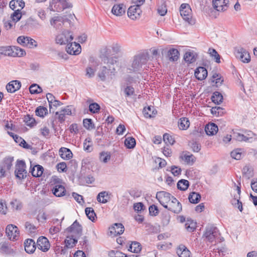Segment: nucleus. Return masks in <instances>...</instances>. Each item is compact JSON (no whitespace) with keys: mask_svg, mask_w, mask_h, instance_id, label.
Returning a JSON list of instances; mask_svg holds the SVG:
<instances>
[{"mask_svg":"<svg viewBox=\"0 0 257 257\" xmlns=\"http://www.w3.org/2000/svg\"><path fill=\"white\" fill-rule=\"evenodd\" d=\"M173 197L169 193L165 191H160L156 194V198L158 200L160 204L165 208L166 204H168Z\"/></svg>","mask_w":257,"mask_h":257,"instance_id":"6e6552de","label":"nucleus"},{"mask_svg":"<svg viewBox=\"0 0 257 257\" xmlns=\"http://www.w3.org/2000/svg\"><path fill=\"white\" fill-rule=\"evenodd\" d=\"M109 255L111 257H127L126 254L123 253L119 251L111 250Z\"/></svg>","mask_w":257,"mask_h":257,"instance_id":"774afa93","label":"nucleus"},{"mask_svg":"<svg viewBox=\"0 0 257 257\" xmlns=\"http://www.w3.org/2000/svg\"><path fill=\"white\" fill-rule=\"evenodd\" d=\"M11 208L13 211H20L23 208L22 202L18 199L13 200L10 202Z\"/></svg>","mask_w":257,"mask_h":257,"instance_id":"7c9ffc66","label":"nucleus"},{"mask_svg":"<svg viewBox=\"0 0 257 257\" xmlns=\"http://www.w3.org/2000/svg\"><path fill=\"white\" fill-rule=\"evenodd\" d=\"M26 164L23 160H18L16 165L15 174L17 178L22 180L27 177Z\"/></svg>","mask_w":257,"mask_h":257,"instance_id":"39448f33","label":"nucleus"},{"mask_svg":"<svg viewBox=\"0 0 257 257\" xmlns=\"http://www.w3.org/2000/svg\"><path fill=\"white\" fill-rule=\"evenodd\" d=\"M7 206L6 202L4 200H0V212L3 214H6L7 212Z\"/></svg>","mask_w":257,"mask_h":257,"instance_id":"69168bd1","label":"nucleus"},{"mask_svg":"<svg viewBox=\"0 0 257 257\" xmlns=\"http://www.w3.org/2000/svg\"><path fill=\"white\" fill-rule=\"evenodd\" d=\"M62 22L63 24V18L61 17H54L50 20V24L51 26H53L56 29H59V27L61 26V24H57V22Z\"/></svg>","mask_w":257,"mask_h":257,"instance_id":"37998d69","label":"nucleus"},{"mask_svg":"<svg viewBox=\"0 0 257 257\" xmlns=\"http://www.w3.org/2000/svg\"><path fill=\"white\" fill-rule=\"evenodd\" d=\"M242 155V150L240 149H235L230 153L231 157L235 160H240Z\"/></svg>","mask_w":257,"mask_h":257,"instance_id":"3c124183","label":"nucleus"},{"mask_svg":"<svg viewBox=\"0 0 257 257\" xmlns=\"http://www.w3.org/2000/svg\"><path fill=\"white\" fill-rule=\"evenodd\" d=\"M180 159L189 165H192L196 161V157L187 151L182 152L180 156Z\"/></svg>","mask_w":257,"mask_h":257,"instance_id":"dca6fc26","label":"nucleus"},{"mask_svg":"<svg viewBox=\"0 0 257 257\" xmlns=\"http://www.w3.org/2000/svg\"><path fill=\"white\" fill-rule=\"evenodd\" d=\"M0 54L5 56L13 57L12 46H5L0 47Z\"/></svg>","mask_w":257,"mask_h":257,"instance_id":"c9c22d12","label":"nucleus"},{"mask_svg":"<svg viewBox=\"0 0 257 257\" xmlns=\"http://www.w3.org/2000/svg\"><path fill=\"white\" fill-rule=\"evenodd\" d=\"M14 161V157H7L4 158L3 162L1 165L4 166L7 170L11 169L12 165L13 162Z\"/></svg>","mask_w":257,"mask_h":257,"instance_id":"72a5a7b5","label":"nucleus"},{"mask_svg":"<svg viewBox=\"0 0 257 257\" xmlns=\"http://www.w3.org/2000/svg\"><path fill=\"white\" fill-rule=\"evenodd\" d=\"M67 231L72 233L75 237H79L82 234V227L79 223L75 220L73 223L67 229Z\"/></svg>","mask_w":257,"mask_h":257,"instance_id":"9d476101","label":"nucleus"},{"mask_svg":"<svg viewBox=\"0 0 257 257\" xmlns=\"http://www.w3.org/2000/svg\"><path fill=\"white\" fill-rule=\"evenodd\" d=\"M48 113L47 108L43 106H39L36 110V114L40 117H44Z\"/></svg>","mask_w":257,"mask_h":257,"instance_id":"6e6d98bb","label":"nucleus"},{"mask_svg":"<svg viewBox=\"0 0 257 257\" xmlns=\"http://www.w3.org/2000/svg\"><path fill=\"white\" fill-rule=\"evenodd\" d=\"M85 211L87 217L92 221H94L96 214L93 209L91 207H86L85 209Z\"/></svg>","mask_w":257,"mask_h":257,"instance_id":"de8ad7c7","label":"nucleus"},{"mask_svg":"<svg viewBox=\"0 0 257 257\" xmlns=\"http://www.w3.org/2000/svg\"><path fill=\"white\" fill-rule=\"evenodd\" d=\"M229 0H213V8L218 12L226 11L228 8Z\"/></svg>","mask_w":257,"mask_h":257,"instance_id":"f8f14e48","label":"nucleus"},{"mask_svg":"<svg viewBox=\"0 0 257 257\" xmlns=\"http://www.w3.org/2000/svg\"><path fill=\"white\" fill-rule=\"evenodd\" d=\"M59 154L61 157L65 160L70 159L72 157L71 151L66 148H61L59 150Z\"/></svg>","mask_w":257,"mask_h":257,"instance_id":"c85d7f7f","label":"nucleus"},{"mask_svg":"<svg viewBox=\"0 0 257 257\" xmlns=\"http://www.w3.org/2000/svg\"><path fill=\"white\" fill-rule=\"evenodd\" d=\"M116 59L115 57H104L102 59L103 63L107 65V66L100 67L97 73V76L101 81H104L106 79H112V76L114 75L115 72L113 65L116 63Z\"/></svg>","mask_w":257,"mask_h":257,"instance_id":"f257e3e1","label":"nucleus"},{"mask_svg":"<svg viewBox=\"0 0 257 257\" xmlns=\"http://www.w3.org/2000/svg\"><path fill=\"white\" fill-rule=\"evenodd\" d=\"M49 9L54 12H59L62 10L60 6L59 0H51L50 2Z\"/></svg>","mask_w":257,"mask_h":257,"instance_id":"f704fd0d","label":"nucleus"},{"mask_svg":"<svg viewBox=\"0 0 257 257\" xmlns=\"http://www.w3.org/2000/svg\"><path fill=\"white\" fill-rule=\"evenodd\" d=\"M136 140L134 138L127 137L124 141V145L127 148L133 149L136 146Z\"/></svg>","mask_w":257,"mask_h":257,"instance_id":"09e8293b","label":"nucleus"},{"mask_svg":"<svg viewBox=\"0 0 257 257\" xmlns=\"http://www.w3.org/2000/svg\"><path fill=\"white\" fill-rule=\"evenodd\" d=\"M176 252L179 257H191L190 251L183 244H180L178 247Z\"/></svg>","mask_w":257,"mask_h":257,"instance_id":"393cba45","label":"nucleus"},{"mask_svg":"<svg viewBox=\"0 0 257 257\" xmlns=\"http://www.w3.org/2000/svg\"><path fill=\"white\" fill-rule=\"evenodd\" d=\"M22 17V14L20 13V10L18 9L16 10L13 14L11 15V18L13 19V21H15L16 22L19 21Z\"/></svg>","mask_w":257,"mask_h":257,"instance_id":"e2e57ef3","label":"nucleus"},{"mask_svg":"<svg viewBox=\"0 0 257 257\" xmlns=\"http://www.w3.org/2000/svg\"><path fill=\"white\" fill-rule=\"evenodd\" d=\"M72 106L68 105L62 109L59 112H56V114L58 115V119L61 122L65 120V115H70L72 114Z\"/></svg>","mask_w":257,"mask_h":257,"instance_id":"a211bd4d","label":"nucleus"},{"mask_svg":"<svg viewBox=\"0 0 257 257\" xmlns=\"http://www.w3.org/2000/svg\"><path fill=\"white\" fill-rule=\"evenodd\" d=\"M14 252V249L12 248V246L9 242L3 241L0 242V253L10 254Z\"/></svg>","mask_w":257,"mask_h":257,"instance_id":"6ab92c4d","label":"nucleus"},{"mask_svg":"<svg viewBox=\"0 0 257 257\" xmlns=\"http://www.w3.org/2000/svg\"><path fill=\"white\" fill-rule=\"evenodd\" d=\"M81 46L80 44L76 42L69 43L66 47V51L71 55H78L81 52Z\"/></svg>","mask_w":257,"mask_h":257,"instance_id":"2eb2a0df","label":"nucleus"},{"mask_svg":"<svg viewBox=\"0 0 257 257\" xmlns=\"http://www.w3.org/2000/svg\"><path fill=\"white\" fill-rule=\"evenodd\" d=\"M108 193L106 191L100 192L97 196V201L102 203H107L108 202Z\"/></svg>","mask_w":257,"mask_h":257,"instance_id":"ea45409f","label":"nucleus"},{"mask_svg":"<svg viewBox=\"0 0 257 257\" xmlns=\"http://www.w3.org/2000/svg\"><path fill=\"white\" fill-rule=\"evenodd\" d=\"M190 125L189 120L186 117L181 118L178 121V126L180 130H186Z\"/></svg>","mask_w":257,"mask_h":257,"instance_id":"2f4dec72","label":"nucleus"},{"mask_svg":"<svg viewBox=\"0 0 257 257\" xmlns=\"http://www.w3.org/2000/svg\"><path fill=\"white\" fill-rule=\"evenodd\" d=\"M22 9L25 7V3L22 0H12L10 2V7L14 10L17 7Z\"/></svg>","mask_w":257,"mask_h":257,"instance_id":"e433bc0d","label":"nucleus"},{"mask_svg":"<svg viewBox=\"0 0 257 257\" xmlns=\"http://www.w3.org/2000/svg\"><path fill=\"white\" fill-rule=\"evenodd\" d=\"M75 236L72 235V237H67L65 240V246L67 248L72 247L77 242Z\"/></svg>","mask_w":257,"mask_h":257,"instance_id":"c03bdc74","label":"nucleus"},{"mask_svg":"<svg viewBox=\"0 0 257 257\" xmlns=\"http://www.w3.org/2000/svg\"><path fill=\"white\" fill-rule=\"evenodd\" d=\"M95 70L91 66H88L86 68V76L88 78H92L95 75Z\"/></svg>","mask_w":257,"mask_h":257,"instance_id":"0e129e2a","label":"nucleus"},{"mask_svg":"<svg viewBox=\"0 0 257 257\" xmlns=\"http://www.w3.org/2000/svg\"><path fill=\"white\" fill-rule=\"evenodd\" d=\"M164 142L168 145H173L175 143L174 138L168 134H165L163 136Z\"/></svg>","mask_w":257,"mask_h":257,"instance_id":"052dcab7","label":"nucleus"},{"mask_svg":"<svg viewBox=\"0 0 257 257\" xmlns=\"http://www.w3.org/2000/svg\"><path fill=\"white\" fill-rule=\"evenodd\" d=\"M205 131L207 135L213 136L217 133L218 128L216 124L211 123L207 124L205 126Z\"/></svg>","mask_w":257,"mask_h":257,"instance_id":"a878e982","label":"nucleus"},{"mask_svg":"<svg viewBox=\"0 0 257 257\" xmlns=\"http://www.w3.org/2000/svg\"><path fill=\"white\" fill-rule=\"evenodd\" d=\"M195 76L199 80H204L207 76V71L203 67H199L195 71Z\"/></svg>","mask_w":257,"mask_h":257,"instance_id":"4be33fe9","label":"nucleus"},{"mask_svg":"<svg viewBox=\"0 0 257 257\" xmlns=\"http://www.w3.org/2000/svg\"><path fill=\"white\" fill-rule=\"evenodd\" d=\"M179 52L174 48H172L169 50L168 52V57L169 59L172 61H176L179 58Z\"/></svg>","mask_w":257,"mask_h":257,"instance_id":"4c0bfd02","label":"nucleus"},{"mask_svg":"<svg viewBox=\"0 0 257 257\" xmlns=\"http://www.w3.org/2000/svg\"><path fill=\"white\" fill-rule=\"evenodd\" d=\"M124 230V226L121 223H115L113 226L109 228V233L111 235L116 236L122 234Z\"/></svg>","mask_w":257,"mask_h":257,"instance_id":"f3484780","label":"nucleus"},{"mask_svg":"<svg viewBox=\"0 0 257 257\" xmlns=\"http://www.w3.org/2000/svg\"><path fill=\"white\" fill-rule=\"evenodd\" d=\"M38 248L44 252L47 251L50 247V244L48 239L44 237L41 236L39 237L37 242Z\"/></svg>","mask_w":257,"mask_h":257,"instance_id":"4468645a","label":"nucleus"},{"mask_svg":"<svg viewBox=\"0 0 257 257\" xmlns=\"http://www.w3.org/2000/svg\"><path fill=\"white\" fill-rule=\"evenodd\" d=\"M141 250V244L137 241H134L130 245L128 250L135 253H138Z\"/></svg>","mask_w":257,"mask_h":257,"instance_id":"79ce46f5","label":"nucleus"},{"mask_svg":"<svg viewBox=\"0 0 257 257\" xmlns=\"http://www.w3.org/2000/svg\"><path fill=\"white\" fill-rule=\"evenodd\" d=\"M99 159L104 163H107L110 159V153L107 152H101L99 155Z\"/></svg>","mask_w":257,"mask_h":257,"instance_id":"4d7b16f0","label":"nucleus"},{"mask_svg":"<svg viewBox=\"0 0 257 257\" xmlns=\"http://www.w3.org/2000/svg\"><path fill=\"white\" fill-rule=\"evenodd\" d=\"M185 227L187 231L192 232L195 229L196 224L193 222L188 221L185 224Z\"/></svg>","mask_w":257,"mask_h":257,"instance_id":"338daca9","label":"nucleus"},{"mask_svg":"<svg viewBox=\"0 0 257 257\" xmlns=\"http://www.w3.org/2000/svg\"><path fill=\"white\" fill-rule=\"evenodd\" d=\"M211 100L214 103L219 104L222 102L223 96L220 92L215 91L211 96Z\"/></svg>","mask_w":257,"mask_h":257,"instance_id":"58836bf2","label":"nucleus"},{"mask_svg":"<svg viewBox=\"0 0 257 257\" xmlns=\"http://www.w3.org/2000/svg\"><path fill=\"white\" fill-rule=\"evenodd\" d=\"M6 232L8 237L11 240H17V237L19 236V230L18 228L13 224H9L7 225L6 229Z\"/></svg>","mask_w":257,"mask_h":257,"instance_id":"1a4fd4ad","label":"nucleus"},{"mask_svg":"<svg viewBox=\"0 0 257 257\" xmlns=\"http://www.w3.org/2000/svg\"><path fill=\"white\" fill-rule=\"evenodd\" d=\"M30 92L31 94H38L42 92V89L39 85L33 84L29 88Z\"/></svg>","mask_w":257,"mask_h":257,"instance_id":"864d4df0","label":"nucleus"},{"mask_svg":"<svg viewBox=\"0 0 257 257\" xmlns=\"http://www.w3.org/2000/svg\"><path fill=\"white\" fill-rule=\"evenodd\" d=\"M204 235L207 241L215 243L216 239L219 237L220 233L216 227L210 225L207 226Z\"/></svg>","mask_w":257,"mask_h":257,"instance_id":"7ed1b4c3","label":"nucleus"},{"mask_svg":"<svg viewBox=\"0 0 257 257\" xmlns=\"http://www.w3.org/2000/svg\"><path fill=\"white\" fill-rule=\"evenodd\" d=\"M143 114L145 117L151 118L154 117L157 113V111L153 106H149L143 109Z\"/></svg>","mask_w":257,"mask_h":257,"instance_id":"bb28decb","label":"nucleus"},{"mask_svg":"<svg viewBox=\"0 0 257 257\" xmlns=\"http://www.w3.org/2000/svg\"><path fill=\"white\" fill-rule=\"evenodd\" d=\"M125 7L123 4L115 5L113 6L111 12L116 16H120L124 14Z\"/></svg>","mask_w":257,"mask_h":257,"instance_id":"b1692460","label":"nucleus"},{"mask_svg":"<svg viewBox=\"0 0 257 257\" xmlns=\"http://www.w3.org/2000/svg\"><path fill=\"white\" fill-rule=\"evenodd\" d=\"M100 109V106L96 102L90 104L89 110L93 113H96Z\"/></svg>","mask_w":257,"mask_h":257,"instance_id":"680f3d73","label":"nucleus"},{"mask_svg":"<svg viewBox=\"0 0 257 257\" xmlns=\"http://www.w3.org/2000/svg\"><path fill=\"white\" fill-rule=\"evenodd\" d=\"M180 15L183 19L189 24H195L194 21L192 19V10L187 4H183L180 8Z\"/></svg>","mask_w":257,"mask_h":257,"instance_id":"20e7f679","label":"nucleus"},{"mask_svg":"<svg viewBox=\"0 0 257 257\" xmlns=\"http://www.w3.org/2000/svg\"><path fill=\"white\" fill-rule=\"evenodd\" d=\"M13 57H22L26 54L25 51L17 46H12Z\"/></svg>","mask_w":257,"mask_h":257,"instance_id":"a18cd8bd","label":"nucleus"},{"mask_svg":"<svg viewBox=\"0 0 257 257\" xmlns=\"http://www.w3.org/2000/svg\"><path fill=\"white\" fill-rule=\"evenodd\" d=\"M189 186V182L188 180L181 179L177 183V187L179 189L182 191L186 190Z\"/></svg>","mask_w":257,"mask_h":257,"instance_id":"a19ab883","label":"nucleus"},{"mask_svg":"<svg viewBox=\"0 0 257 257\" xmlns=\"http://www.w3.org/2000/svg\"><path fill=\"white\" fill-rule=\"evenodd\" d=\"M235 56L243 63H248L250 61L249 53L243 48H240L235 51Z\"/></svg>","mask_w":257,"mask_h":257,"instance_id":"9b49d317","label":"nucleus"},{"mask_svg":"<svg viewBox=\"0 0 257 257\" xmlns=\"http://www.w3.org/2000/svg\"><path fill=\"white\" fill-rule=\"evenodd\" d=\"M149 59L148 53H142L135 55L131 65V68H129L131 71H139L143 65L146 64Z\"/></svg>","mask_w":257,"mask_h":257,"instance_id":"f03ea898","label":"nucleus"},{"mask_svg":"<svg viewBox=\"0 0 257 257\" xmlns=\"http://www.w3.org/2000/svg\"><path fill=\"white\" fill-rule=\"evenodd\" d=\"M52 191L56 197H62L65 195L66 190L63 186L57 184L53 187Z\"/></svg>","mask_w":257,"mask_h":257,"instance_id":"5701e85b","label":"nucleus"},{"mask_svg":"<svg viewBox=\"0 0 257 257\" xmlns=\"http://www.w3.org/2000/svg\"><path fill=\"white\" fill-rule=\"evenodd\" d=\"M83 148L85 151L90 152L92 150V142L90 138L85 139L83 143Z\"/></svg>","mask_w":257,"mask_h":257,"instance_id":"5fc2aeb1","label":"nucleus"},{"mask_svg":"<svg viewBox=\"0 0 257 257\" xmlns=\"http://www.w3.org/2000/svg\"><path fill=\"white\" fill-rule=\"evenodd\" d=\"M68 31H64L62 33L58 35L56 38V42L57 44L63 45L70 43L73 39L72 35Z\"/></svg>","mask_w":257,"mask_h":257,"instance_id":"423d86ee","label":"nucleus"},{"mask_svg":"<svg viewBox=\"0 0 257 257\" xmlns=\"http://www.w3.org/2000/svg\"><path fill=\"white\" fill-rule=\"evenodd\" d=\"M21 86L20 81L18 80H13L9 82L6 86V89L8 92L13 93L19 90Z\"/></svg>","mask_w":257,"mask_h":257,"instance_id":"aec40b11","label":"nucleus"},{"mask_svg":"<svg viewBox=\"0 0 257 257\" xmlns=\"http://www.w3.org/2000/svg\"><path fill=\"white\" fill-rule=\"evenodd\" d=\"M24 121L28 126H33L36 124L35 119L29 114L25 116Z\"/></svg>","mask_w":257,"mask_h":257,"instance_id":"bf43d9fd","label":"nucleus"},{"mask_svg":"<svg viewBox=\"0 0 257 257\" xmlns=\"http://www.w3.org/2000/svg\"><path fill=\"white\" fill-rule=\"evenodd\" d=\"M208 53L216 62L218 63L220 62V56L214 49L209 48L208 49Z\"/></svg>","mask_w":257,"mask_h":257,"instance_id":"49530a36","label":"nucleus"},{"mask_svg":"<svg viewBox=\"0 0 257 257\" xmlns=\"http://www.w3.org/2000/svg\"><path fill=\"white\" fill-rule=\"evenodd\" d=\"M234 138L238 141H244L247 142L249 141L250 139H252L251 138H248L243 134L238 133H234L233 134Z\"/></svg>","mask_w":257,"mask_h":257,"instance_id":"603ef678","label":"nucleus"},{"mask_svg":"<svg viewBox=\"0 0 257 257\" xmlns=\"http://www.w3.org/2000/svg\"><path fill=\"white\" fill-rule=\"evenodd\" d=\"M83 124L84 127L88 130H91L95 128V126L91 119L85 118L83 120Z\"/></svg>","mask_w":257,"mask_h":257,"instance_id":"8fccbe9b","label":"nucleus"},{"mask_svg":"<svg viewBox=\"0 0 257 257\" xmlns=\"http://www.w3.org/2000/svg\"><path fill=\"white\" fill-rule=\"evenodd\" d=\"M165 208L174 213L178 214L181 211L182 207L179 201L175 197H172L171 201L165 206Z\"/></svg>","mask_w":257,"mask_h":257,"instance_id":"0eeeda50","label":"nucleus"},{"mask_svg":"<svg viewBox=\"0 0 257 257\" xmlns=\"http://www.w3.org/2000/svg\"><path fill=\"white\" fill-rule=\"evenodd\" d=\"M18 43L23 46L27 47L29 43V37L21 36L17 38Z\"/></svg>","mask_w":257,"mask_h":257,"instance_id":"13d9d810","label":"nucleus"},{"mask_svg":"<svg viewBox=\"0 0 257 257\" xmlns=\"http://www.w3.org/2000/svg\"><path fill=\"white\" fill-rule=\"evenodd\" d=\"M25 251L28 253H33L36 249V243L32 239H27L24 242Z\"/></svg>","mask_w":257,"mask_h":257,"instance_id":"412c9836","label":"nucleus"},{"mask_svg":"<svg viewBox=\"0 0 257 257\" xmlns=\"http://www.w3.org/2000/svg\"><path fill=\"white\" fill-rule=\"evenodd\" d=\"M141 13L140 8L134 5L131 6L127 11L128 17L133 20L139 19Z\"/></svg>","mask_w":257,"mask_h":257,"instance_id":"ddd939ff","label":"nucleus"},{"mask_svg":"<svg viewBox=\"0 0 257 257\" xmlns=\"http://www.w3.org/2000/svg\"><path fill=\"white\" fill-rule=\"evenodd\" d=\"M197 54L193 51L187 52L184 56L185 61L189 63L194 62L196 60Z\"/></svg>","mask_w":257,"mask_h":257,"instance_id":"cd10ccee","label":"nucleus"},{"mask_svg":"<svg viewBox=\"0 0 257 257\" xmlns=\"http://www.w3.org/2000/svg\"><path fill=\"white\" fill-rule=\"evenodd\" d=\"M200 199L201 195L199 193H196L195 192L190 193L188 197L189 202L193 204H196L198 203L200 201Z\"/></svg>","mask_w":257,"mask_h":257,"instance_id":"473e14b6","label":"nucleus"},{"mask_svg":"<svg viewBox=\"0 0 257 257\" xmlns=\"http://www.w3.org/2000/svg\"><path fill=\"white\" fill-rule=\"evenodd\" d=\"M43 168L42 166L37 165L31 168L30 172L34 177H38L41 176L43 173Z\"/></svg>","mask_w":257,"mask_h":257,"instance_id":"c756f323","label":"nucleus"}]
</instances>
